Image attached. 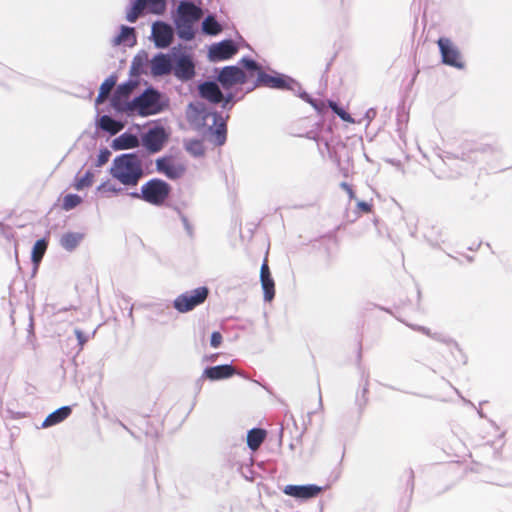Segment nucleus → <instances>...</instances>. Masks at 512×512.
<instances>
[{
  "mask_svg": "<svg viewBox=\"0 0 512 512\" xmlns=\"http://www.w3.org/2000/svg\"><path fill=\"white\" fill-rule=\"evenodd\" d=\"M110 174L125 186H136L144 175L142 161L136 153L117 156L110 167Z\"/></svg>",
  "mask_w": 512,
  "mask_h": 512,
  "instance_id": "nucleus-1",
  "label": "nucleus"
},
{
  "mask_svg": "<svg viewBox=\"0 0 512 512\" xmlns=\"http://www.w3.org/2000/svg\"><path fill=\"white\" fill-rule=\"evenodd\" d=\"M188 114L194 121H203L204 125H207L210 130L216 126L214 130L216 142L218 145L224 144L226 139V126L218 113L206 111L205 106L202 103H191L188 107Z\"/></svg>",
  "mask_w": 512,
  "mask_h": 512,
  "instance_id": "nucleus-2",
  "label": "nucleus"
},
{
  "mask_svg": "<svg viewBox=\"0 0 512 512\" xmlns=\"http://www.w3.org/2000/svg\"><path fill=\"white\" fill-rule=\"evenodd\" d=\"M164 105L162 94L150 87L131 101V113L137 112L142 117L155 115L163 110Z\"/></svg>",
  "mask_w": 512,
  "mask_h": 512,
  "instance_id": "nucleus-3",
  "label": "nucleus"
},
{
  "mask_svg": "<svg viewBox=\"0 0 512 512\" xmlns=\"http://www.w3.org/2000/svg\"><path fill=\"white\" fill-rule=\"evenodd\" d=\"M171 187L165 181L154 178L147 181L141 186V192H132L130 196L133 198L143 199L145 202L160 206L168 198Z\"/></svg>",
  "mask_w": 512,
  "mask_h": 512,
  "instance_id": "nucleus-4",
  "label": "nucleus"
},
{
  "mask_svg": "<svg viewBox=\"0 0 512 512\" xmlns=\"http://www.w3.org/2000/svg\"><path fill=\"white\" fill-rule=\"evenodd\" d=\"M208 294L209 290L205 286L186 291L174 299L173 306L178 312L187 313L202 304Z\"/></svg>",
  "mask_w": 512,
  "mask_h": 512,
  "instance_id": "nucleus-5",
  "label": "nucleus"
},
{
  "mask_svg": "<svg viewBox=\"0 0 512 512\" xmlns=\"http://www.w3.org/2000/svg\"><path fill=\"white\" fill-rule=\"evenodd\" d=\"M437 45L441 54L442 63L462 70L465 68V61L458 46L447 37H440Z\"/></svg>",
  "mask_w": 512,
  "mask_h": 512,
  "instance_id": "nucleus-6",
  "label": "nucleus"
},
{
  "mask_svg": "<svg viewBox=\"0 0 512 512\" xmlns=\"http://www.w3.org/2000/svg\"><path fill=\"white\" fill-rule=\"evenodd\" d=\"M136 87L137 82L134 80H129L117 86L111 99V105L117 112L131 113V101L128 99Z\"/></svg>",
  "mask_w": 512,
  "mask_h": 512,
  "instance_id": "nucleus-7",
  "label": "nucleus"
},
{
  "mask_svg": "<svg viewBox=\"0 0 512 512\" xmlns=\"http://www.w3.org/2000/svg\"><path fill=\"white\" fill-rule=\"evenodd\" d=\"M258 85H264L276 89H289L292 91H295L296 88H299L298 83L290 77L272 76L263 71L257 73V81L254 84V87Z\"/></svg>",
  "mask_w": 512,
  "mask_h": 512,
  "instance_id": "nucleus-8",
  "label": "nucleus"
},
{
  "mask_svg": "<svg viewBox=\"0 0 512 512\" xmlns=\"http://www.w3.org/2000/svg\"><path fill=\"white\" fill-rule=\"evenodd\" d=\"M217 81L224 89H230L234 85L245 84L247 75L238 66H225L219 71Z\"/></svg>",
  "mask_w": 512,
  "mask_h": 512,
  "instance_id": "nucleus-9",
  "label": "nucleus"
},
{
  "mask_svg": "<svg viewBox=\"0 0 512 512\" xmlns=\"http://www.w3.org/2000/svg\"><path fill=\"white\" fill-rule=\"evenodd\" d=\"M156 169L171 180L181 178L186 172V165L171 157L158 158L156 160Z\"/></svg>",
  "mask_w": 512,
  "mask_h": 512,
  "instance_id": "nucleus-10",
  "label": "nucleus"
},
{
  "mask_svg": "<svg viewBox=\"0 0 512 512\" xmlns=\"http://www.w3.org/2000/svg\"><path fill=\"white\" fill-rule=\"evenodd\" d=\"M238 52V46L233 40H223L209 47L208 58L212 62L228 60Z\"/></svg>",
  "mask_w": 512,
  "mask_h": 512,
  "instance_id": "nucleus-11",
  "label": "nucleus"
},
{
  "mask_svg": "<svg viewBox=\"0 0 512 512\" xmlns=\"http://www.w3.org/2000/svg\"><path fill=\"white\" fill-rule=\"evenodd\" d=\"M167 135L163 127L156 126L150 128L142 136V143L145 148L151 153L160 151L166 141Z\"/></svg>",
  "mask_w": 512,
  "mask_h": 512,
  "instance_id": "nucleus-12",
  "label": "nucleus"
},
{
  "mask_svg": "<svg viewBox=\"0 0 512 512\" xmlns=\"http://www.w3.org/2000/svg\"><path fill=\"white\" fill-rule=\"evenodd\" d=\"M152 37L156 47L166 48L172 42L173 29L169 24L157 21L152 25Z\"/></svg>",
  "mask_w": 512,
  "mask_h": 512,
  "instance_id": "nucleus-13",
  "label": "nucleus"
},
{
  "mask_svg": "<svg viewBox=\"0 0 512 512\" xmlns=\"http://www.w3.org/2000/svg\"><path fill=\"white\" fill-rule=\"evenodd\" d=\"M174 76L181 81H189L195 75V65L188 55H181L173 65Z\"/></svg>",
  "mask_w": 512,
  "mask_h": 512,
  "instance_id": "nucleus-14",
  "label": "nucleus"
},
{
  "mask_svg": "<svg viewBox=\"0 0 512 512\" xmlns=\"http://www.w3.org/2000/svg\"><path fill=\"white\" fill-rule=\"evenodd\" d=\"M322 488L315 484L307 485H286L283 489L284 494L297 499H310L316 497Z\"/></svg>",
  "mask_w": 512,
  "mask_h": 512,
  "instance_id": "nucleus-15",
  "label": "nucleus"
},
{
  "mask_svg": "<svg viewBox=\"0 0 512 512\" xmlns=\"http://www.w3.org/2000/svg\"><path fill=\"white\" fill-rule=\"evenodd\" d=\"M198 92L201 98L213 104H219L224 99V94L219 85L214 81H205L198 85Z\"/></svg>",
  "mask_w": 512,
  "mask_h": 512,
  "instance_id": "nucleus-16",
  "label": "nucleus"
},
{
  "mask_svg": "<svg viewBox=\"0 0 512 512\" xmlns=\"http://www.w3.org/2000/svg\"><path fill=\"white\" fill-rule=\"evenodd\" d=\"M172 68L171 57L167 54L158 53L150 61V70L154 77L168 75Z\"/></svg>",
  "mask_w": 512,
  "mask_h": 512,
  "instance_id": "nucleus-17",
  "label": "nucleus"
},
{
  "mask_svg": "<svg viewBox=\"0 0 512 512\" xmlns=\"http://www.w3.org/2000/svg\"><path fill=\"white\" fill-rule=\"evenodd\" d=\"M260 282L264 292V300L272 301L275 296V284L266 261L261 265Z\"/></svg>",
  "mask_w": 512,
  "mask_h": 512,
  "instance_id": "nucleus-18",
  "label": "nucleus"
},
{
  "mask_svg": "<svg viewBox=\"0 0 512 512\" xmlns=\"http://www.w3.org/2000/svg\"><path fill=\"white\" fill-rule=\"evenodd\" d=\"M176 17L196 23L202 17V11L192 2L183 0L178 6Z\"/></svg>",
  "mask_w": 512,
  "mask_h": 512,
  "instance_id": "nucleus-19",
  "label": "nucleus"
},
{
  "mask_svg": "<svg viewBox=\"0 0 512 512\" xmlns=\"http://www.w3.org/2000/svg\"><path fill=\"white\" fill-rule=\"evenodd\" d=\"M234 374L235 369L231 365H218L204 370V375L213 381L229 378Z\"/></svg>",
  "mask_w": 512,
  "mask_h": 512,
  "instance_id": "nucleus-20",
  "label": "nucleus"
},
{
  "mask_svg": "<svg viewBox=\"0 0 512 512\" xmlns=\"http://www.w3.org/2000/svg\"><path fill=\"white\" fill-rule=\"evenodd\" d=\"M111 43L113 46H119L122 44L127 46L135 45V29L133 27L122 25L120 28V33L112 39Z\"/></svg>",
  "mask_w": 512,
  "mask_h": 512,
  "instance_id": "nucleus-21",
  "label": "nucleus"
},
{
  "mask_svg": "<svg viewBox=\"0 0 512 512\" xmlns=\"http://www.w3.org/2000/svg\"><path fill=\"white\" fill-rule=\"evenodd\" d=\"M194 22L179 17L175 18L177 35L180 39L190 41L194 38Z\"/></svg>",
  "mask_w": 512,
  "mask_h": 512,
  "instance_id": "nucleus-22",
  "label": "nucleus"
},
{
  "mask_svg": "<svg viewBox=\"0 0 512 512\" xmlns=\"http://www.w3.org/2000/svg\"><path fill=\"white\" fill-rule=\"evenodd\" d=\"M139 146V139L137 136L130 133H123L112 142V148L115 150L132 149Z\"/></svg>",
  "mask_w": 512,
  "mask_h": 512,
  "instance_id": "nucleus-23",
  "label": "nucleus"
},
{
  "mask_svg": "<svg viewBox=\"0 0 512 512\" xmlns=\"http://www.w3.org/2000/svg\"><path fill=\"white\" fill-rule=\"evenodd\" d=\"M71 414V408L69 406H63L52 413H50L42 423L43 428L54 426L64 421Z\"/></svg>",
  "mask_w": 512,
  "mask_h": 512,
  "instance_id": "nucleus-24",
  "label": "nucleus"
},
{
  "mask_svg": "<svg viewBox=\"0 0 512 512\" xmlns=\"http://www.w3.org/2000/svg\"><path fill=\"white\" fill-rule=\"evenodd\" d=\"M84 235L79 232H68L61 236L60 245L68 252L75 250L83 240Z\"/></svg>",
  "mask_w": 512,
  "mask_h": 512,
  "instance_id": "nucleus-25",
  "label": "nucleus"
},
{
  "mask_svg": "<svg viewBox=\"0 0 512 512\" xmlns=\"http://www.w3.org/2000/svg\"><path fill=\"white\" fill-rule=\"evenodd\" d=\"M98 126L102 130L109 132L111 135L117 134L124 128L123 123L114 120L112 117L108 115H103L100 117L98 121Z\"/></svg>",
  "mask_w": 512,
  "mask_h": 512,
  "instance_id": "nucleus-26",
  "label": "nucleus"
},
{
  "mask_svg": "<svg viewBox=\"0 0 512 512\" xmlns=\"http://www.w3.org/2000/svg\"><path fill=\"white\" fill-rule=\"evenodd\" d=\"M266 433L262 429H252L247 434V445L248 447L255 451L257 450L262 442L264 441Z\"/></svg>",
  "mask_w": 512,
  "mask_h": 512,
  "instance_id": "nucleus-27",
  "label": "nucleus"
},
{
  "mask_svg": "<svg viewBox=\"0 0 512 512\" xmlns=\"http://www.w3.org/2000/svg\"><path fill=\"white\" fill-rule=\"evenodd\" d=\"M46 249H47V242L45 239H39L34 244V246L32 248L31 258H32V262L35 265V267H37L39 265V263L41 262L44 254L46 252Z\"/></svg>",
  "mask_w": 512,
  "mask_h": 512,
  "instance_id": "nucleus-28",
  "label": "nucleus"
},
{
  "mask_svg": "<svg viewBox=\"0 0 512 512\" xmlns=\"http://www.w3.org/2000/svg\"><path fill=\"white\" fill-rule=\"evenodd\" d=\"M146 8V0H135L126 15L127 21L136 22L142 11Z\"/></svg>",
  "mask_w": 512,
  "mask_h": 512,
  "instance_id": "nucleus-29",
  "label": "nucleus"
},
{
  "mask_svg": "<svg viewBox=\"0 0 512 512\" xmlns=\"http://www.w3.org/2000/svg\"><path fill=\"white\" fill-rule=\"evenodd\" d=\"M202 30L208 35H217L222 31V27L213 16H208L202 22Z\"/></svg>",
  "mask_w": 512,
  "mask_h": 512,
  "instance_id": "nucleus-30",
  "label": "nucleus"
},
{
  "mask_svg": "<svg viewBox=\"0 0 512 512\" xmlns=\"http://www.w3.org/2000/svg\"><path fill=\"white\" fill-rule=\"evenodd\" d=\"M93 180L94 174L91 171H87L82 177L76 178L74 188L76 190H83L90 187L93 184Z\"/></svg>",
  "mask_w": 512,
  "mask_h": 512,
  "instance_id": "nucleus-31",
  "label": "nucleus"
},
{
  "mask_svg": "<svg viewBox=\"0 0 512 512\" xmlns=\"http://www.w3.org/2000/svg\"><path fill=\"white\" fill-rule=\"evenodd\" d=\"M82 202V198L77 194H67L62 203V207L65 211L72 210Z\"/></svg>",
  "mask_w": 512,
  "mask_h": 512,
  "instance_id": "nucleus-32",
  "label": "nucleus"
},
{
  "mask_svg": "<svg viewBox=\"0 0 512 512\" xmlns=\"http://www.w3.org/2000/svg\"><path fill=\"white\" fill-rule=\"evenodd\" d=\"M146 7L153 14H161L166 8L164 0H146Z\"/></svg>",
  "mask_w": 512,
  "mask_h": 512,
  "instance_id": "nucleus-33",
  "label": "nucleus"
},
{
  "mask_svg": "<svg viewBox=\"0 0 512 512\" xmlns=\"http://www.w3.org/2000/svg\"><path fill=\"white\" fill-rule=\"evenodd\" d=\"M115 84L116 77L110 76L101 84L99 91L102 92V94H106L108 96Z\"/></svg>",
  "mask_w": 512,
  "mask_h": 512,
  "instance_id": "nucleus-34",
  "label": "nucleus"
},
{
  "mask_svg": "<svg viewBox=\"0 0 512 512\" xmlns=\"http://www.w3.org/2000/svg\"><path fill=\"white\" fill-rule=\"evenodd\" d=\"M186 149L194 156L203 155V147L199 141H191L187 144Z\"/></svg>",
  "mask_w": 512,
  "mask_h": 512,
  "instance_id": "nucleus-35",
  "label": "nucleus"
},
{
  "mask_svg": "<svg viewBox=\"0 0 512 512\" xmlns=\"http://www.w3.org/2000/svg\"><path fill=\"white\" fill-rule=\"evenodd\" d=\"M110 156L111 152L107 148L101 149L97 157L96 166L101 167L106 164Z\"/></svg>",
  "mask_w": 512,
  "mask_h": 512,
  "instance_id": "nucleus-36",
  "label": "nucleus"
},
{
  "mask_svg": "<svg viewBox=\"0 0 512 512\" xmlns=\"http://www.w3.org/2000/svg\"><path fill=\"white\" fill-rule=\"evenodd\" d=\"M240 62L249 71H257L258 73L261 71L258 63L252 59L242 58Z\"/></svg>",
  "mask_w": 512,
  "mask_h": 512,
  "instance_id": "nucleus-37",
  "label": "nucleus"
},
{
  "mask_svg": "<svg viewBox=\"0 0 512 512\" xmlns=\"http://www.w3.org/2000/svg\"><path fill=\"white\" fill-rule=\"evenodd\" d=\"M299 96L309 102L317 111H322L324 107L323 103H318L316 100L311 99L306 92L301 93Z\"/></svg>",
  "mask_w": 512,
  "mask_h": 512,
  "instance_id": "nucleus-38",
  "label": "nucleus"
},
{
  "mask_svg": "<svg viewBox=\"0 0 512 512\" xmlns=\"http://www.w3.org/2000/svg\"><path fill=\"white\" fill-rule=\"evenodd\" d=\"M222 343V335L215 331L211 335L210 344L213 348H218L220 344Z\"/></svg>",
  "mask_w": 512,
  "mask_h": 512,
  "instance_id": "nucleus-39",
  "label": "nucleus"
},
{
  "mask_svg": "<svg viewBox=\"0 0 512 512\" xmlns=\"http://www.w3.org/2000/svg\"><path fill=\"white\" fill-rule=\"evenodd\" d=\"M76 338L78 340L80 349H82L83 345L88 341V336H86L81 330L75 329L74 330Z\"/></svg>",
  "mask_w": 512,
  "mask_h": 512,
  "instance_id": "nucleus-40",
  "label": "nucleus"
},
{
  "mask_svg": "<svg viewBox=\"0 0 512 512\" xmlns=\"http://www.w3.org/2000/svg\"><path fill=\"white\" fill-rule=\"evenodd\" d=\"M336 114L345 122L355 123V120L350 116V114H348L342 108L338 109V111H336Z\"/></svg>",
  "mask_w": 512,
  "mask_h": 512,
  "instance_id": "nucleus-41",
  "label": "nucleus"
},
{
  "mask_svg": "<svg viewBox=\"0 0 512 512\" xmlns=\"http://www.w3.org/2000/svg\"><path fill=\"white\" fill-rule=\"evenodd\" d=\"M234 95L232 93H228L224 95V99L222 100V107L224 109H230L232 107Z\"/></svg>",
  "mask_w": 512,
  "mask_h": 512,
  "instance_id": "nucleus-42",
  "label": "nucleus"
},
{
  "mask_svg": "<svg viewBox=\"0 0 512 512\" xmlns=\"http://www.w3.org/2000/svg\"><path fill=\"white\" fill-rule=\"evenodd\" d=\"M98 190H107L112 193H118L120 192V189L116 188L114 185L103 183L100 186H98Z\"/></svg>",
  "mask_w": 512,
  "mask_h": 512,
  "instance_id": "nucleus-43",
  "label": "nucleus"
},
{
  "mask_svg": "<svg viewBox=\"0 0 512 512\" xmlns=\"http://www.w3.org/2000/svg\"><path fill=\"white\" fill-rule=\"evenodd\" d=\"M340 187L346 191V193L348 194L349 198L350 199H354L355 198V194H354V191L353 189L351 188V186L349 184H347L346 182H342L340 184Z\"/></svg>",
  "mask_w": 512,
  "mask_h": 512,
  "instance_id": "nucleus-44",
  "label": "nucleus"
},
{
  "mask_svg": "<svg viewBox=\"0 0 512 512\" xmlns=\"http://www.w3.org/2000/svg\"><path fill=\"white\" fill-rule=\"evenodd\" d=\"M357 207L360 210H362L363 212H366V213L370 212V210H371V206L368 203L364 202V201H359L357 203Z\"/></svg>",
  "mask_w": 512,
  "mask_h": 512,
  "instance_id": "nucleus-45",
  "label": "nucleus"
},
{
  "mask_svg": "<svg viewBox=\"0 0 512 512\" xmlns=\"http://www.w3.org/2000/svg\"><path fill=\"white\" fill-rule=\"evenodd\" d=\"M376 111L374 109H369L366 114L365 118L367 119L368 124L372 121V119L375 117Z\"/></svg>",
  "mask_w": 512,
  "mask_h": 512,
  "instance_id": "nucleus-46",
  "label": "nucleus"
},
{
  "mask_svg": "<svg viewBox=\"0 0 512 512\" xmlns=\"http://www.w3.org/2000/svg\"><path fill=\"white\" fill-rule=\"evenodd\" d=\"M108 96L106 94H102V92L99 91V94L97 96L96 102L102 103Z\"/></svg>",
  "mask_w": 512,
  "mask_h": 512,
  "instance_id": "nucleus-47",
  "label": "nucleus"
},
{
  "mask_svg": "<svg viewBox=\"0 0 512 512\" xmlns=\"http://www.w3.org/2000/svg\"><path fill=\"white\" fill-rule=\"evenodd\" d=\"M328 104H329V107L333 110V112L335 114H336V111H338V109H340V107L333 101H329Z\"/></svg>",
  "mask_w": 512,
  "mask_h": 512,
  "instance_id": "nucleus-48",
  "label": "nucleus"
},
{
  "mask_svg": "<svg viewBox=\"0 0 512 512\" xmlns=\"http://www.w3.org/2000/svg\"><path fill=\"white\" fill-rule=\"evenodd\" d=\"M418 329H419L421 332H423V333H425V334L429 335V330H428V329H426V328H424V327H419Z\"/></svg>",
  "mask_w": 512,
  "mask_h": 512,
  "instance_id": "nucleus-49",
  "label": "nucleus"
}]
</instances>
